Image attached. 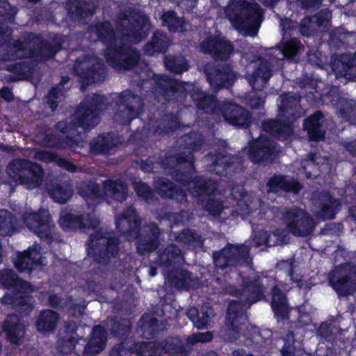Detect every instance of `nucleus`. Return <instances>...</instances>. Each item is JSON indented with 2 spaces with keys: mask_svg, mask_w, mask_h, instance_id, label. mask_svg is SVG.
<instances>
[{
  "mask_svg": "<svg viewBox=\"0 0 356 356\" xmlns=\"http://www.w3.org/2000/svg\"><path fill=\"white\" fill-rule=\"evenodd\" d=\"M150 26L149 19L145 15L126 9L117 16L115 33L108 22L96 27L95 30L98 38L109 43L105 54L107 62L115 69L129 70L134 67L139 60V54L132 48L121 47L122 40L138 42L145 37Z\"/></svg>",
  "mask_w": 356,
  "mask_h": 356,
  "instance_id": "nucleus-1",
  "label": "nucleus"
},
{
  "mask_svg": "<svg viewBox=\"0 0 356 356\" xmlns=\"http://www.w3.org/2000/svg\"><path fill=\"white\" fill-rule=\"evenodd\" d=\"M226 17L244 36H255L262 21L259 6L252 0H231L225 10Z\"/></svg>",
  "mask_w": 356,
  "mask_h": 356,
  "instance_id": "nucleus-2",
  "label": "nucleus"
},
{
  "mask_svg": "<svg viewBox=\"0 0 356 356\" xmlns=\"http://www.w3.org/2000/svg\"><path fill=\"white\" fill-rule=\"evenodd\" d=\"M118 252V241L102 228L90 234L87 242L88 256L99 264H107Z\"/></svg>",
  "mask_w": 356,
  "mask_h": 356,
  "instance_id": "nucleus-3",
  "label": "nucleus"
},
{
  "mask_svg": "<svg viewBox=\"0 0 356 356\" xmlns=\"http://www.w3.org/2000/svg\"><path fill=\"white\" fill-rule=\"evenodd\" d=\"M8 177L29 189L39 187L42 182L44 172L39 164L27 159H15L7 166Z\"/></svg>",
  "mask_w": 356,
  "mask_h": 356,
  "instance_id": "nucleus-4",
  "label": "nucleus"
},
{
  "mask_svg": "<svg viewBox=\"0 0 356 356\" xmlns=\"http://www.w3.org/2000/svg\"><path fill=\"white\" fill-rule=\"evenodd\" d=\"M22 219L25 225L42 239L47 243L54 239V225L47 210L26 211L22 215Z\"/></svg>",
  "mask_w": 356,
  "mask_h": 356,
  "instance_id": "nucleus-5",
  "label": "nucleus"
},
{
  "mask_svg": "<svg viewBox=\"0 0 356 356\" xmlns=\"http://www.w3.org/2000/svg\"><path fill=\"white\" fill-rule=\"evenodd\" d=\"M106 106L107 102L103 96L93 95L86 97L75 113L77 123L84 129L95 126L99 111L105 109Z\"/></svg>",
  "mask_w": 356,
  "mask_h": 356,
  "instance_id": "nucleus-6",
  "label": "nucleus"
},
{
  "mask_svg": "<svg viewBox=\"0 0 356 356\" xmlns=\"http://www.w3.org/2000/svg\"><path fill=\"white\" fill-rule=\"evenodd\" d=\"M283 221L288 231L294 236H307L315 227L313 218L309 213L299 209H291L283 213Z\"/></svg>",
  "mask_w": 356,
  "mask_h": 356,
  "instance_id": "nucleus-7",
  "label": "nucleus"
},
{
  "mask_svg": "<svg viewBox=\"0 0 356 356\" xmlns=\"http://www.w3.org/2000/svg\"><path fill=\"white\" fill-rule=\"evenodd\" d=\"M330 282L340 295H349L356 290V265L344 264L330 275Z\"/></svg>",
  "mask_w": 356,
  "mask_h": 356,
  "instance_id": "nucleus-8",
  "label": "nucleus"
},
{
  "mask_svg": "<svg viewBox=\"0 0 356 356\" xmlns=\"http://www.w3.org/2000/svg\"><path fill=\"white\" fill-rule=\"evenodd\" d=\"M140 98L130 91L122 92L119 96L114 120L122 124L129 123L136 118L143 108Z\"/></svg>",
  "mask_w": 356,
  "mask_h": 356,
  "instance_id": "nucleus-9",
  "label": "nucleus"
},
{
  "mask_svg": "<svg viewBox=\"0 0 356 356\" xmlns=\"http://www.w3.org/2000/svg\"><path fill=\"white\" fill-rule=\"evenodd\" d=\"M249 255V248L244 245H227L221 252L213 256L216 266L225 268L227 266H234L241 261H245Z\"/></svg>",
  "mask_w": 356,
  "mask_h": 356,
  "instance_id": "nucleus-10",
  "label": "nucleus"
},
{
  "mask_svg": "<svg viewBox=\"0 0 356 356\" xmlns=\"http://www.w3.org/2000/svg\"><path fill=\"white\" fill-rule=\"evenodd\" d=\"M76 72L86 79L87 83L99 81L103 73V64L95 56L79 59L74 65Z\"/></svg>",
  "mask_w": 356,
  "mask_h": 356,
  "instance_id": "nucleus-11",
  "label": "nucleus"
},
{
  "mask_svg": "<svg viewBox=\"0 0 356 356\" xmlns=\"http://www.w3.org/2000/svg\"><path fill=\"white\" fill-rule=\"evenodd\" d=\"M140 222V218L132 207H129L115 219L117 228L129 241L134 240L139 236Z\"/></svg>",
  "mask_w": 356,
  "mask_h": 356,
  "instance_id": "nucleus-12",
  "label": "nucleus"
},
{
  "mask_svg": "<svg viewBox=\"0 0 356 356\" xmlns=\"http://www.w3.org/2000/svg\"><path fill=\"white\" fill-rule=\"evenodd\" d=\"M56 128L63 134H66V140H60V138L47 139L43 141L44 145L49 147H58L63 148H70L73 151L78 152V149L83 147L84 141L83 140H74L76 136V128L74 124L67 126L65 122H59L56 124Z\"/></svg>",
  "mask_w": 356,
  "mask_h": 356,
  "instance_id": "nucleus-13",
  "label": "nucleus"
},
{
  "mask_svg": "<svg viewBox=\"0 0 356 356\" xmlns=\"http://www.w3.org/2000/svg\"><path fill=\"white\" fill-rule=\"evenodd\" d=\"M243 306L237 301L230 303L227 311V325L234 332L233 338H236V334L241 333L244 336L249 334L248 320L244 314Z\"/></svg>",
  "mask_w": 356,
  "mask_h": 356,
  "instance_id": "nucleus-14",
  "label": "nucleus"
},
{
  "mask_svg": "<svg viewBox=\"0 0 356 356\" xmlns=\"http://www.w3.org/2000/svg\"><path fill=\"white\" fill-rule=\"evenodd\" d=\"M44 257L41 254V247L35 243L23 252H19L15 261V267L21 272L31 271L42 265Z\"/></svg>",
  "mask_w": 356,
  "mask_h": 356,
  "instance_id": "nucleus-15",
  "label": "nucleus"
},
{
  "mask_svg": "<svg viewBox=\"0 0 356 356\" xmlns=\"http://www.w3.org/2000/svg\"><path fill=\"white\" fill-rule=\"evenodd\" d=\"M140 235L141 238L137 243L138 250L140 253L153 252L159 247L161 231L154 222L145 225Z\"/></svg>",
  "mask_w": 356,
  "mask_h": 356,
  "instance_id": "nucleus-16",
  "label": "nucleus"
},
{
  "mask_svg": "<svg viewBox=\"0 0 356 356\" xmlns=\"http://www.w3.org/2000/svg\"><path fill=\"white\" fill-rule=\"evenodd\" d=\"M163 350L166 353H177L179 355L177 356L184 355L182 343L177 339L166 342V345L163 347L154 342L142 343L140 344L138 354L142 356H160Z\"/></svg>",
  "mask_w": 356,
  "mask_h": 356,
  "instance_id": "nucleus-17",
  "label": "nucleus"
},
{
  "mask_svg": "<svg viewBox=\"0 0 356 356\" xmlns=\"http://www.w3.org/2000/svg\"><path fill=\"white\" fill-rule=\"evenodd\" d=\"M200 48L203 52L212 54L216 59H227L233 51L231 43L220 37L204 40Z\"/></svg>",
  "mask_w": 356,
  "mask_h": 356,
  "instance_id": "nucleus-18",
  "label": "nucleus"
},
{
  "mask_svg": "<svg viewBox=\"0 0 356 356\" xmlns=\"http://www.w3.org/2000/svg\"><path fill=\"white\" fill-rule=\"evenodd\" d=\"M200 48L203 52L212 54L216 59H227L233 51L231 43L220 37L204 40Z\"/></svg>",
  "mask_w": 356,
  "mask_h": 356,
  "instance_id": "nucleus-19",
  "label": "nucleus"
},
{
  "mask_svg": "<svg viewBox=\"0 0 356 356\" xmlns=\"http://www.w3.org/2000/svg\"><path fill=\"white\" fill-rule=\"evenodd\" d=\"M275 146L273 142L265 136L254 141L249 149V156L254 163L271 160Z\"/></svg>",
  "mask_w": 356,
  "mask_h": 356,
  "instance_id": "nucleus-20",
  "label": "nucleus"
},
{
  "mask_svg": "<svg viewBox=\"0 0 356 356\" xmlns=\"http://www.w3.org/2000/svg\"><path fill=\"white\" fill-rule=\"evenodd\" d=\"M314 204L318 207L316 216L323 219H332L336 211L340 207L338 200L333 198L328 193H320L314 196Z\"/></svg>",
  "mask_w": 356,
  "mask_h": 356,
  "instance_id": "nucleus-21",
  "label": "nucleus"
},
{
  "mask_svg": "<svg viewBox=\"0 0 356 356\" xmlns=\"http://www.w3.org/2000/svg\"><path fill=\"white\" fill-rule=\"evenodd\" d=\"M205 73L209 83L214 89L229 86L236 79V74L228 66L213 70L210 65H207L205 67Z\"/></svg>",
  "mask_w": 356,
  "mask_h": 356,
  "instance_id": "nucleus-22",
  "label": "nucleus"
},
{
  "mask_svg": "<svg viewBox=\"0 0 356 356\" xmlns=\"http://www.w3.org/2000/svg\"><path fill=\"white\" fill-rule=\"evenodd\" d=\"M60 225L64 229L83 228L95 229L99 225V220L93 216H72L63 213L60 218Z\"/></svg>",
  "mask_w": 356,
  "mask_h": 356,
  "instance_id": "nucleus-23",
  "label": "nucleus"
},
{
  "mask_svg": "<svg viewBox=\"0 0 356 356\" xmlns=\"http://www.w3.org/2000/svg\"><path fill=\"white\" fill-rule=\"evenodd\" d=\"M222 113L225 119L233 125L247 127L250 123L248 112L237 104H225L222 108Z\"/></svg>",
  "mask_w": 356,
  "mask_h": 356,
  "instance_id": "nucleus-24",
  "label": "nucleus"
},
{
  "mask_svg": "<svg viewBox=\"0 0 356 356\" xmlns=\"http://www.w3.org/2000/svg\"><path fill=\"white\" fill-rule=\"evenodd\" d=\"M107 334L104 328L101 325L95 326L84 348L83 355L93 356L99 353L105 348Z\"/></svg>",
  "mask_w": 356,
  "mask_h": 356,
  "instance_id": "nucleus-25",
  "label": "nucleus"
},
{
  "mask_svg": "<svg viewBox=\"0 0 356 356\" xmlns=\"http://www.w3.org/2000/svg\"><path fill=\"white\" fill-rule=\"evenodd\" d=\"M254 67V72L247 76V79L254 90H261L271 77L272 70L268 62L264 60H259Z\"/></svg>",
  "mask_w": 356,
  "mask_h": 356,
  "instance_id": "nucleus-26",
  "label": "nucleus"
},
{
  "mask_svg": "<svg viewBox=\"0 0 356 356\" xmlns=\"http://www.w3.org/2000/svg\"><path fill=\"white\" fill-rule=\"evenodd\" d=\"M0 283L6 288L13 287L19 293H29L33 291V286L29 283L19 280L11 270L0 271Z\"/></svg>",
  "mask_w": 356,
  "mask_h": 356,
  "instance_id": "nucleus-27",
  "label": "nucleus"
},
{
  "mask_svg": "<svg viewBox=\"0 0 356 356\" xmlns=\"http://www.w3.org/2000/svg\"><path fill=\"white\" fill-rule=\"evenodd\" d=\"M3 327L7 332L8 338L11 343L19 344L22 341L24 334V326L19 323L17 316H8Z\"/></svg>",
  "mask_w": 356,
  "mask_h": 356,
  "instance_id": "nucleus-28",
  "label": "nucleus"
},
{
  "mask_svg": "<svg viewBox=\"0 0 356 356\" xmlns=\"http://www.w3.org/2000/svg\"><path fill=\"white\" fill-rule=\"evenodd\" d=\"M187 316L191 320L197 328L207 327L211 318L214 316V312L211 307L204 306L200 312L195 307H190L186 312Z\"/></svg>",
  "mask_w": 356,
  "mask_h": 356,
  "instance_id": "nucleus-29",
  "label": "nucleus"
},
{
  "mask_svg": "<svg viewBox=\"0 0 356 356\" xmlns=\"http://www.w3.org/2000/svg\"><path fill=\"white\" fill-rule=\"evenodd\" d=\"M332 67L337 77H356V65L353 62V58L349 56L342 55L339 58L334 60Z\"/></svg>",
  "mask_w": 356,
  "mask_h": 356,
  "instance_id": "nucleus-30",
  "label": "nucleus"
},
{
  "mask_svg": "<svg viewBox=\"0 0 356 356\" xmlns=\"http://www.w3.org/2000/svg\"><path fill=\"white\" fill-rule=\"evenodd\" d=\"M104 195L108 198L122 202L127 196V186L121 181L106 180L103 183Z\"/></svg>",
  "mask_w": 356,
  "mask_h": 356,
  "instance_id": "nucleus-31",
  "label": "nucleus"
},
{
  "mask_svg": "<svg viewBox=\"0 0 356 356\" xmlns=\"http://www.w3.org/2000/svg\"><path fill=\"white\" fill-rule=\"evenodd\" d=\"M47 191L54 201L64 204L73 193L72 185L68 183L54 184L47 186Z\"/></svg>",
  "mask_w": 356,
  "mask_h": 356,
  "instance_id": "nucleus-32",
  "label": "nucleus"
},
{
  "mask_svg": "<svg viewBox=\"0 0 356 356\" xmlns=\"http://www.w3.org/2000/svg\"><path fill=\"white\" fill-rule=\"evenodd\" d=\"M156 190L163 197L175 198L179 202L185 201V193L179 189L175 188L173 184L168 180L159 179L156 181Z\"/></svg>",
  "mask_w": 356,
  "mask_h": 356,
  "instance_id": "nucleus-33",
  "label": "nucleus"
},
{
  "mask_svg": "<svg viewBox=\"0 0 356 356\" xmlns=\"http://www.w3.org/2000/svg\"><path fill=\"white\" fill-rule=\"evenodd\" d=\"M171 44V40L166 35L161 31H156L149 42L145 47V52L149 55H152L155 52H161L165 51Z\"/></svg>",
  "mask_w": 356,
  "mask_h": 356,
  "instance_id": "nucleus-34",
  "label": "nucleus"
},
{
  "mask_svg": "<svg viewBox=\"0 0 356 356\" xmlns=\"http://www.w3.org/2000/svg\"><path fill=\"white\" fill-rule=\"evenodd\" d=\"M331 101L341 118L350 122L356 120V104L353 101H348L341 97H337L336 99L333 98Z\"/></svg>",
  "mask_w": 356,
  "mask_h": 356,
  "instance_id": "nucleus-35",
  "label": "nucleus"
},
{
  "mask_svg": "<svg viewBox=\"0 0 356 356\" xmlns=\"http://www.w3.org/2000/svg\"><path fill=\"white\" fill-rule=\"evenodd\" d=\"M33 158L44 162L55 161L58 165L72 172H76L79 169L77 166L74 165L67 160L61 158H56V156L49 151H35Z\"/></svg>",
  "mask_w": 356,
  "mask_h": 356,
  "instance_id": "nucleus-36",
  "label": "nucleus"
},
{
  "mask_svg": "<svg viewBox=\"0 0 356 356\" xmlns=\"http://www.w3.org/2000/svg\"><path fill=\"white\" fill-rule=\"evenodd\" d=\"M272 307L277 318H284L287 316L289 307L286 296L277 286L273 289Z\"/></svg>",
  "mask_w": 356,
  "mask_h": 356,
  "instance_id": "nucleus-37",
  "label": "nucleus"
},
{
  "mask_svg": "<svg viewBox=\"0 0 356 356\" xmlns=\"http://www.w3.org/2000/svg\"><path fill=\"white\" fill-rule=\"evenodd\" d=\"M58 321V314L51 310H44L40 313L36 321V327L42 332L52 331Z\"/></svg>",
  "mask_w": 356,
  "mask_h": 356,
  "instance_id": "nucleus-38",
  "label": "nucleus"
},
{
  "mask_svg": "<svg viewBox=\"0 0 356 356\" xmlns=\"http://www.w3.org/2000/svg\"><path fill=\"white\" fill-rule=\"evenodd\" d=\"M191 97L198 108L207 112L216 111L217 103L213 95H207L200 88H196L193 89Z\"/></svg>",
  "mask_w": 356,
  "mask_h": 356,
  "instance_id": "nucleus-39",
  "label": "nucleus"
},
{
  "mask_svg": "<svg viewBox=\"0 0 356 356\" xmlns=\"http://www.w3.org/2000/svg\"><path fill=\"white\" fill-rule=\"evenodd\" d=\"M287 235L285 231L277 229L272 234H268L266 231H259L257 232V240L262 238V241H258L260 244H266L268 246H274L286 243L287 242Z\"/></svg>",
  "mask_w": 356,
  "mask_h": 356,
  "instance_id": "nucleus-40",
  "label": "nucleus"
},
{
  "mask_svg": "<svg viewBox=\"0 0 356 356\" xmlns=\"http://www.w3.org/2000/svg\"><path fill=\"white\" fill-rule=\"evenodd\" d=\"M17 232L16 219L10 212L0 210V236H11Z\"/></svg>",
  "mask_w": 356,
  "mask_h": 356,
  "instance_id": "nucleus-41",
  "label": "nucleus"
},
{
  "mask_svg": "<svg viewBox=\"0 0 356 356\" xmlns=\"http://www.w3.org/2000/svg\"><path fill=\"white\" fill-rule=\"evenodd\" d=\"M321 116V113H315L305 122L304 127L312 140H319L324 137V131L321 129V123L319 122Z\"/></svg>",
  "mask_w": 356,
  "mask_h": 356,
  "instance_id": "nucleus-42",
  "label": "nucleus"
},
{
  "mask_svg": "<svg viewBox=\"0 0 356 356\" xmlns=\"http://www.w3.org/2000/svg\"><path fill=\"white\" fill-rule=\"evenodd\" d=\"M161 19L162 24L167 26L170 31L179 32L186 30L183 18L179 17L174 11L165 12L161 16Z\"/></svg>",
  "mask_w": 356,
  "mask_h": 356,
  "instance_id": "nucleus-43",
  "label": "nucleus"
},
{
  "mask_svg": "<svg viewBox=\"0 0 356 356\" xmlns=\"http://www.w3.org/2000/svg\"><path fill=\"white\" fill-rule=\"evenodd\" d=\"M325 19L320 15L312 17H305L300 25V32L304 36H309L314 33L317 29L324 24Z\"/></svg>",
  "mask_w": 356,
  "mask_h": 356,
  "instance_id": "nucleus-44",
  "label": "nucleus"
},
{
  "mask_svg": "<svg viewBox=\"0 0 356 356\" xmlns=\"http://www.w3.org/2000/svg\"><path fill=\"white\" fill-rule=\"evenodd\" d=\"M206 182L202 178L196 179L189 182V190L193 196H201L210 194L216 190V184Z\"/></svg>",
  "mask_w": 356,
  "mask_h": 356,
  "instance_id": "nucleus-45",
  "label": "nucleus"
},
{
  "mask_svg": "<svg viewBox=\"0 0 356 356\" xmlns=\"http://www.w3.org/2000/svg\"><path fill=\"white\" fill-rule=\"evenodd\" d=\"M268 184L272 189L280 188L287 191H292L294 193H298L301 189V186L298 182L287 179L283 177H274L270 179Z\"/></svg>",
  "mask_w": 356,
  "mask_h": 356,
  "instance_id": "nucleus-46",
  "label": "nucleus"
},
{
  "mask_svg": "<svg viewBox=\"0 0 356 356\" xmlns=\"http://www.w3.org/2000/svg\"><path fill=\"white\" fill-rule=\"evenodd\" d=\"M115 143L112 136L108 134L106 136H99L94 140L90 144V149L95 153H108Z\"/></svg>",
  "mask_w": 356,
  "mask_h": 356,
  "instance_id": "nucleus-47",
  "label": "nucleus"
},
{
  "mask_svg": "<svg viewBox=\"0 0 356 356\" xmlns=\"http://www.w3.org/2000/svg\"><path fill=\"white\" fill-rule=\"evenodd\" d=\"M67 7L69 13L72 16L84 17L88 14L92 15L95 11L94 6H90L81 0H69Z\"/></svg>",
  "mask_w": 356,
  "mask_h": 356,
  "instance_id": "nucleus-48",
  "label": "nucleus"
},
{
  "mask_svg": "<svg viewBox=\"0 0 356 356\" xmlns=\"http://www.w3.org/2000/svg\"><path fill=\"white\" fill-rule=\"evenodd\" d=\"M168 279L171 284L178 288L194 287L197 283L195 279L192 278L191 273L185 270L177 272L173 277Z\"/></svg>",
  "mask_w": 356,
  "mask_h": 356,
  "instance_id": "nucleus-49",
  "label": "nucleus"
},
{
  "mask_svg": "<svg viewBox=\"0 0 356 356\" xmlns=\"http://www.w3.org/2000/svg\"><path fill=\"white\" fill-rule=\"evenodd\" d=\"M264 131L273 134H285L289 135L291 134V125L289 122L281 123L277 120L265 121L262 124Z\"/></svg>",
  "mask_w": 356,
  "mask_h": 356,
  "instance_id": "nucleus-50",
  "label": "nucleus"
},
{
  "mask_svg": "<svg viewBox=\"0 0 356 356\" xmlns=\"http://www.w3.org/2000/svg\"><path fill=\"white\" fill-rule=\"evenodd\" d=\"M31 298L30 297H20V300H18L17 298H13V297L10 294H6L2 299V302L4 304H14L15 305H18L19 307V309L22 312H24L26 314H28L33 309V305L31 302Z\"/></svg>",
  "mask_w": 356,
  "mask_h": 356,
  "instance_id": "nucleus-51",
  "label": "nucleus"
},
{
  "mask_svg": "<svg viewBox=\"0 0 356 356\" xmlns=\"http://www.w3.org/2000/svg\"><path fill=\"white\" fill-rule=\"evenodd\" d=\"M165 65L168 70L175 73H181L188 69V65L181 56L166 58Z\"/></svg>",
  "mask_w": 356,
  "mask_h": 356,
  "instance_id": "nucleus-52",
  "label": "nucleus"
},
{
  "mask_svg": "<svg viewBox=\"0 0 356 356\" xmlns=\"http://www.w3.org/2000/svg\"><path fill=\"white\" fill-rule=\"evenodd\" d=\"M78 193L85 199H93L100 196L99 187L92 182L81 183L78 186Z\"/></svg>",
  "mask_w": 356,
  "mask_h": 356,
  "instance_id": "nucleus-53",
  "label": "nucleus"
},
{
  "mask_svg": "<svg viewBox=\"0 0 356 356\" xmlns=\"http://www.w3.org/2000/svg\"><path fill=\"white\" fill-rule=\"evenodd\" d=\"M244 286L245 289L243 290L242 292H239L240 293H242L243 296H247L250 292L252 291L254 294V298L252 300H244L243 301L246 303H248L249 305H251L254 302L257 301V298L259 295V293L261 292L260 286L258 283L257 280L248 281H244Z\"/></svg>",
  "mask_w": 356,
  "mask_h": 356,
  "instance_id": "nucleus-54",
  "label": "nucleus"
},
{
  "mask_svg": "<svg viewBox=\"0 0 356 356\" xmlns=\"http://www.w3.org/2000/svg\"><path fill=\"white\" fill-rule=\"evenodd\" d=\"M78 341L76 335L66 337L58 342V349L63 353H71L76 349Z\"/></svg>",
  "mask_w": 356,
  "mask_h": 356,
  "instance_id": "nucleus-55",
  "label": "nucleus"
},
{
  "mask_svg": "<svg viewBox=\"0 0 356 356\" xmlns=\"http://www.w3.org/2000/svg\"><path fill=\"white\" fill-rule=\"evenodd\" d=\"M175 239L177 242L190 245L199 239V236L196 233L191 230H185L180 234L175 235Z\"/></svg>",
  "mask_w": 356,
  "mask_h": 356,
  "instance_id": "nucleus-56",
  "label": "nucleus"
},
{
  "mask_svg": "<svg viewBox=\"0 0 356 356\" xmlns=\"http://www.w3.org/2000/svg\"><path fill=\"white\" fill-rule=\"evenodd\" d=\"M180 254L181 251L179 249L177 248L174 245H170L160 255V258L161 261L170 263L177 257L179 256Z\"/></svg>",
  "mask_w": 356,
  "mask_h": 356,
  "instance_id": "nucleus-57",
  "label": "nucleus"
},
{
  "mask_svg": "<svg viewBox=\"0 0 356 356\" xmlns=\"http://www.w3.org/2000/svg\"><path fill=\"white\" fill-rule=\"evenodd\" d=\"M63 94L60 90V86L53 88L47 96V103L52 111L55 110L58 106V99H60Z\"/></svg>",
  "mask_w": 356,
  "mask_h": 356,
  "instance_id": "nucleus-58",
  "label": "nucleus"
},
{
  "mask_svg": "<svg viewBox=\"0 0 356 356\" xmlns=\"http://www.w3.org/2000/svg\"><path fill=\"white\" fill-rule=\"evenodd\" d=\"M212 337L213 335L210 332H199L189 336L187 339V343L193 345L196 342H209L212 339Z\"/></svg>",
  "mask_w": 356,
  "mask_h": 356,
  "instance_id": "nucleus-59",
  "label": "nucleus"
},
{
  "mask_svg": "<svg viewBox=\"0 0 356 356\" xmlns=\"http://www.w3.org/2000/svg\"><path fill=\"white\" fill-rule=\"evenodd\" d=\"M299 49V43L295 40H291L283 44L282 49L284 56H293L296 55Z\"/></svg>",
  "mask_w": 356,
  "mask_h": 356,
  "instance_id": "nucleus-60",
  "label": "nucleus"
},
{
  "mask_svg": "<svg viewBox=\"0 0 356 356\" xmlns=\"http://www.w3.org/2000/svg\"><path fill=\"white\" fill-rule=\"evenodd\" d=\"M13 49L15 55H12V58H22L31 56V53L26 50V43L18 42L15 44Z\"/></svg>",
  "mask_w": 356,
  "mask_h": 356,
  "instance_id": "nucleus-61",
  "label": "nucleus"
},
{
  "mask_svg": "<svg viewBox=\"0 0 356 356\" xmlns=\"http://www.w3.org/2000/svg\"><path fill=\"white\" fill-rule=\"evenodd\" d=\"M247 104L252 108H259L264 103V99L254 92H250L247 96Z\"/></svg>",
  "mask_w": 356,
  "mask_h": 356,
  "instance_id": "nucleus-62",
  "label": "nucleus"
},
{
  "mask_svg": "<svg viewBox=\"0 0 356 356\" xmlns=\"http://www.w3.org/2000/svg\"><path fill=\"white\" fill-rule=\"evenodd\" d=\"M206 209L212 215H219L222 210V205L218 200L209 198L207 204H206Z\"/></svg>",
  "mask_w": 356,
  "mask_h": 356,
  "instance_id": "nucleus-63",
  "label": "nucleus"
},
{
  "mask_svg": "<svg viewBox=\"0 0 356 356\" xmlns=\"http://www.w3.org/2000/svg\"><path fill=\"white\" fill-rule=\"evenodd\" d=\"M134 189L138 196L147 200L151 195L149 188L144 183L138 181L134 183Z\"/></svg>",
  "mask_w": 356,
  "mask_h": 356,
  "instance_id": "nucleus-64",
  "label": "nucleus"
}]
</instances>
